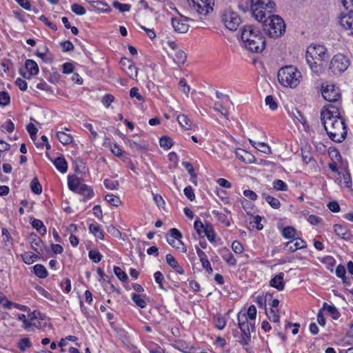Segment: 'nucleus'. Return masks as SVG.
I'll return each mask as SVG.
<instances>
[{
	"instance_id": "nucleus-1",
	"label": "nucleus",
	"mask_w": 353,
	"mask_h": 353,
	"mask_svg": "<svg viewBox=\"0 0 353 353\" xmlns=\"http://www.w3.org/2000/svg\"><path fill=\"white\" fill-rule=\"evenodd\" d=\"M240 31L243 46L245 49L254 53H261L263 51L265 48V39L253 24L243 26Z\"/></svg>"
},
{
	"instance_id": "nucleus-2",
	"label": "nucleus",
	"mask_w": 353,
	"mask_h": 353,
	"mask_svg": "<svg viewBox=\"0 0 353 353\" xmlns=\"http://www.w3.org/2000/svg\"><path fill=\"white\" fill-rule=\"evenodd\" d=\"M275 6L270 0H252L250 14L258 22H284V20L277 14H272L271 10Z\"/></svg>"
},
{
	"instance_id": "nucleus-3",
	"label": "nucleus",
	"mask_w": 353,
	"mask_h": 353,
	"mask_svg": "<svg viewBox=\"0 0 353 353\" xmlns=\"http://www.w3.org/2000/svg\"><path fill=\"white\" fill-rule=\"evenodd\" d=\"M335 153L336 162H332V179L341 187L350 188L352 187V178L347 168V163L341 161L339 152L332 150Z\"/></svg>"
},
{
	"instance_id": "nucleus-4",
	"label": "nucleus",
	"mask_w": 353,
	"mask_h": 353,
	"mask_svg": "<svg viewBox=\"0 0 353 353\" xmlns=\"http://www.w3.org/2000/svg\"><path fill=\"white\" fill-rule=\"evenodd\" d=\"M301 72L293 65L281 68L277 74L279 82L285 87L296 88L301 82Z\"/></svg>"
},
{
	"instance_id": "nucleus-5",
	"label": "nucleus",
	"mask_w": 353,
	"mask_h": 353,
	"mask_svg": "<svg viewBox=\"0 0 353 353\" xmlns=\"http://www.w3.org/2000/svg\"><path fill=\"white\" fill-rule=\"evenodd\" d=\"M332 105V119L335 118L332 121V128L334 132H332V141L340 143L343 141L347 135V126L345 123V119L340 114L339 108Z\"/></svg>"
},
{
	"instance_id": "nucleus-6",
	"label": "nucleus",
	"mask_w": 353,
	"mask_h": 353,
	"mask_svg": "<svg viewBox=\"0 0 353 353\" xmlns=\"http://www.w3.org/2000/svg\"><path fill=\"white\" fill-rule=\"evenodd\" d=\"M238 324L242 332L241 343L248 345L251 339L250 332H253L254 330V323H249L247 317L243 314L242 317L238 315Z\"/></svg>"
},
{
	"instance_id": "nucleus-7",
	"label": "nucleus",
	"mask_w": 353,
	"mask_h": 353,
	"mask_svg": "<svg viewBox=\"0 0 353 353\" xmlns=\"http://www.w3.org/2000/svg\"><path fill=\"white\" fill-rule=\"evenodd\" d=\"M329 57L327 49L321 45H312L307 48L306 52V59L324 61Z\"/></svg>"
},
{
	"instance_id": "nucleus-8",
	"label": "nucleus",
	"mask_w": 353,
	"mask_h": 353,
	"mask_svg": "<svg viewBox=\"0 0 353 353\" xmlns=\"http://www.w3.org/2000/svg\"><path fill=\"white\" fill-rule=\"evenodd\" d=\"M350 65V61L343 54H337L332 57V71L335 74L345 71Z\"/></svg>"
},
{
	"instance_id": "nucleus-9",
	"label": "nucleus",
	"mask_w": 353,
	"mask_h": 353,
	"mask_svg": "<svg viewBox=\"0 0 353 353\" xmlns=\"http://www.w3.org/2000/svg\"><path fill=\"white\" fill-rule=\"evenodd\" d=\"M170 236H167L168 243L175 248L176 250H181L182 252H186V247L181 241L182 234L176 228H172L170 230Z\"/></svg>"
},
{
	"instance_id": "nucleus-10",
	"label": "nucleus",
	"mask_w": 353,
	"mask_h": 353,
	"mask_svg": "<svg viewBox=\"0 0 353 353\" xmlns=\"http://www.w3.org/2000/svg\"><path fill=\"white\" fill-rule=\"evenodd\" d=\"M263 29L270 37L276 38L284 34L285 23H263Z\"/></svg>"
},
{
	"instance_id": "nucleus-11",
	"label": "nucleus",
	"mask_w": 353,
	"mask_h": 353,
	"mask_svg": "<svg viewBox=\"0 0 353 353\" xmlns=\"http://www.w3.org/2000/svg\"><path fill=\"white\" fill-rule=\"evenodd\" d=\"M307 62L312 72L317 75H320L331 68V61L329 60L324 59V61H319L307 59Z\"/></svg>"
},
{
	"instance_id": "nucleus-12",
	"label": "nucleus",
	"mask_w": 353,
	"mask_h": 353,
	"mask_svg": "<svg viewBox=\"0 0 353 353\" xmlns=\"http://www.w3.org/2000/svg\"><path fill=\"white\" fill-rule=\"evenodd\" d=\"M193 8L202 15L205 16L212 10L214 0H191Z\"/></svg>"
},
{
	"instance_id": "nucleus-13",
	"label": "nucleus",
	"mask_w": 353,
	"mask_h": 353,
	"mask_svg": "<svg viewBox=\"0 0 353 353\" xmlns=\"http://www.w3.org/2000/svg\"><path fill=\"white\" fill-rule=\"evenodd\" d=\"M39 67L37 63L32 60L28 59L25 63V68L19 70V74L25 79H30L32 76L37 74Z\"/></svg>"
},
{
	"instance_id": "nucleus-14",
	"label": "nucleus",
	"mask_w": 353,
	"mask_h": 353,
	"mask_svg": "<svg viewBox=\"0 0 353 353\" xmlns=\"http://www.w3.org/2000/svg\"><path fill=\"white\" fill-rule=\"evenodd\" d=\"M121 65L122 69L128 74L130 78L134 79L137 77L138 69L132 61L128 59H123L121 61Z\"/></svg>"
},
{
	"instance_id": "nucleus-15",
	"label": "nucleus",
	"mask_w": 353,
	"mask_h": 353,
	"mask_svg": "<svg viewBox=\"0 0 353 353\" xmlns=\"http://www.w3.org/2000/svg\"><path fill=\"white\" fill-rule=\"evenodd\" d=\"M320 119L327 135L331 139V132L328 130L327 127L326 126V121L331 119V104H327L323 106L321 111Z\"/></svg>"
},
{
	"instance_id": "nucleus-16",
	"label": "nucleus",
	"mask_w": 353,
	"mask_h": 353,
	"mask_svg": "<svg viewBox=\"0 0 353 353\" xmlns=\"http://www.w3.org/2000/svg\"><path fill=\"white\" fill-rule=\"evenodd\" d=\"M341 3L346 10V12H342L339 17V21H341L344 18L348 17L349 19H352V14H353V0H341Z\"/></svg>"
},
{
	"instance_id": "nucleus-17",
	"label": "nucleus",
	"mask_w": 353,
	"mask_h": 353,
	"mask_svg": "<svg viewBox=\"0 0 353 353\" xmlns=\"http://www.w3.org/2000/svg\"><path fill=\"white\" fill-rule=\"evenodd\" d=\"M221 19L222 22H234L237 19L240 20L239 14L231 8H227L223 10Z\"/></svg>"
},
{
	"instance_id": "nucleus-18",
	"label": "nucleus",
	"mask_w": 353,
	"mask_h": 353,
	"mask_svg": "<svg viewBox=\"0 0 353 353\" xmlns=\"http://www.w3.org/2000/svg\"><path fill=\"white\" fill-rule=\"evenodd\" d=\"M284 274L283 272H280L276 274L274 278H272L270 281V285L278 290L279 291H281L284 289L285 282L283 281Z\"/></svg>"
},
{
	"instance_id": "nucleus-19",
	"label": "nucleus",
	"mask_w": 353,
	"mask_h": 353,
	"mask_svg": "<svg viewBox=\"0 0 353 353\" xmlns=\"http://www.w3.org/2000/svg\"><path fill=\"white\" fill-rule=\"evenodd\" d=\"M235 154H236V157L239 160L242 161L243 162H244L245 163H252L254 162V161H255L254 156L244 150L238 149L236 151Z\"/></svg>"
},
{
	"instance_id": "nucleus-20",
	"label": "nucleus",
	"mask_w": 353,
	"mask_h": 353,
	"mask_svg": "<svg viewBox=\"0 0 353 353\" xmlns=\"http://www.w3.org/2000/svg\"><path fill=\"white\" fill-rule=\"evenodd\" d=\"M166 262L173 268L177 273L180 274H184L183 268L178 263L175 258L170 254H168L165 256Z\"/></svg>"
},
{
	"instance_id": "nucleus-21",
	"label": "nucleus",
	"mask_w": 353,
	"mask_h": 353,
	"mask_svg": "<svg viewBox=\"0 0 353 353\" xmlns=\"http://www.w3.org/2000/svg\"><path fill=\"white\" fill-rule=\"evenodd\" d=\"M305 247L306 243L301 239H296L295 243L289 241L285 245V248L290 252H295L297 250L305 248Z\"/></svg>"
},
{
	"instance_id": "nucleus-22",
	"label": "nucleus",
	"mask_w": 353,
	"mask_h": 353,
	"mask_svg": "<svg viewBox=\"0 0 353 353\" xmlns=\"http://www.w3.org/2000/svg\"><path fill=\"white\" fill-rule=\"evenodd\" d=\"M50 160L55 165L56 168L61 173H65L68 170V163L63 155L56 158L54 160Z\"/></svg>"
},
{
	"instance_id": "nucleus-23",
	"label": "nucleus",
	"mask_w": 353,
	"mask_h": 353,
	"mask_svg": "<svg viewBox=\"0 0 353 353\" xmlns=\"http://www.w3.org/2000/svg\"><path fill=\"white\" fill-rule=\"evenodd\" d=\"M29 239L32 248L38 254H40V251H41V248L43 245L41 239L36 234H31Z\"/></svg>"
},
{
	"instance_id": "nucleus-24",
	"label": "nucleus",
	"mask_w": 353,
	"mask_h": 353,
	"mask_svg": "<svg viewBox=\"0 0 353 353\" xmlns=\"http://www.w3.org/2000/svg\"><path fill=\"white\" fill-rule=\"evenodd\" d=\"M325 312L331 314V305H328L326 303L323 304V307L321 308L317 314V321L320 325L323 326L325 325V318L324 315Z\"/></svg>"
},
{
	"instance_id": "nucleus-25",
	"label": "nucleus",
	"mask_w": 353,
	"mask_h": 353,
	"mask_svg": "<svg viewBox=\"0 0 353 353\" xmlns=\"http://www.w3.org/2000/svg\"><path fill=\"white\" fill-rule=\"evenodd\" d=\"M68 188L72 192H77L79 189V179L76 175L68 176Z\"/></svg>"
},
{
	"instance_id": "nucleus-26",
	"label": "nucleus",
	"mask_w": 353,
	"mask_h": 353,
	"mask_svg": "<svg viewBox=\"0 0 353 353\" xmlns=\"http://www.w3.org/2000/svg\"><path fill=\"white\" fill-rule=\"evenodd\" d=\"M263 199L274 209H279L281 206V203L278 199L274 198L265 192L262 193Z\"/></svg>"
},
{
	"instance_id": "nucleus-27",
	"label": "nucleus",
	"mask_w": 353,
	"mask_h": 353,
	"mask_svg": "<svg viewBox=\"0 0 353 353\" xmlns=\"http://www.w3.org/2000/svg\"><path fill=\"white\" fill-rule=\"evenodd\" d=\"M177 121L181 126L186 130L192 128V122L191 120L185 114H180L177 117Z\"/></svg>"
},
{
	"instance_id": "nucleus-28",
	"label": "nucleus",
	"mask_w": 353,
	"mask_h": 353,
	"mask_svg": "<svg viewBox=\"0 0 353 353\" xmlns=\"http://www.w3.org/2000/svg\"><path fill=\"white\" fill-rule=\"evenodd\" d=\"M57 137L63 145H68L73 141V138L72 135L70 134H67L63 131L57 132Z\"/></svg>"
},
{
	"instance_id": "nucleus-29",
	"label": "nucleus",
	"mask_w": 353,
	"mask_h": 353,
	"mask_svg": "<svg viewBox=\"0 0 353 353\" xmlns=\"http://www.w3.org/2000/svg\"><path fill=\"white\" fill-rule=\"evenodd\" d=\"M334 232L341 239H348L347 236V229L341 224H335L334 225Z\"/></svg>"
},
{
	"instance_id": "nucleus-30",
	"label": "nucleus",
	"mask_w": 353,
	"mask_h": 353,
	"mask_svg": "<svg viewBox=\"0 0 353 353\" xmlns=\"http://www.w3.org/2000/svg\"><path fill=\"white\" fill-rule=\"evenodd\" d=\"M34 272L38 277L41 279H44L48 276V271L41 264H37L34 266Z\"/></svg>"
},
{
	"instance_id": "nucleus-31",
	"label": "nucleus",
	"mask_w": 353,
	"mask_h": 353,
	"mask_svg": "<svg viewBox=\"0 0 353 353\" xmlns=\"http://www.w3.org/2000/svg\"><path fill=\"white\" fill-rule=\"evenodd\" d=\"M77 193L82 194L88 199L92 197L94 194L92 190L85 184L81 185Z\"/></svg>"
},
{
	"instance_id": "nucleus-32",
	"label": "nucleus",
	"mask_w": 353,
	"mask_h": 353,
	"mask_svg": "<svg viewBox=\"0 0 353 353\" xmlns=\"http://www.w3.org/2000/svg\"><path fill=\"white\" fill-rule=\"evenodd\" d=\"M89 230L97 238L101 240L104 239L103 233L98 224H90Z\"/></svg>"
},
{
	"instance_id": "nucleus-33",
	"label": "nucleus",
	"mask_w": 353,
	"mask_h": 353,
	"mask_svg": "<svg viewBox=\"0 0 353 353\" xmlns=\"http://www.w3.org/2000/svg\"><path fill=\"white\" fill-rule=\"evenodd\" d=\"M174 31L178 34L186 33L189 30V25L188 23H171Z\"/></svg>"
},
{
	"instance_id": "nucleus-34",
	"label": "nucleus",
	"mask_w": 353,
	"mask_h": 353,
	"mask_svg": "<svg viewBox=\"0 0 353 353\" xmlns=\"http://www.w3.org/2000/svg\"><path fill=\"white\" fill-rule=\"evenodd\" d=\"M187 60V54L182 50H178V51L175 54V57L174 58V61L179 65H182L185 63Z\"/></svg>"
},
{
	"instance_id": "nucleus-35",
	"label": "nucleus",
	"mask_w": 353,
	"mask_h": 353,
	"mask_svg": "<svg viewBox=\"0 0 353 353\" xmlns=\"http://www.w3.org/2000/svg\"><path fill=\"white\" fill-rule=\"evenodd\" d=\"M32 226L42 235L46 233V228L39 219H34L32 221Z\"/></svg>"
},
{
	"instance_id": "nucleus-36",
	"label": "nucleus",
	"mask_w": 353,
	"mask_h": 353,
	"mask_svg": "<svg viewBox=\"0 0 353 353\" xmlns=\"http://www.w3.org/2000/svg\"><path fill=\"white\" fill-rule=\"evenodd\" d=\"M90 4L94 9L99 11L105 12L109 9V6L106 3L99 0L92 1Z\"/></svg>"
},
{
	"instance_id": "nucleus-37",
	"label": "nucleus",
	"mask_w": 353,
	"mask_h": 353,
	"mask_svg": "<svg viewBox=\"0 0 353 353\" xmlns=\"http://www.w3.org/2000/svg\"><path fill=\"white\" fill-rule=\"evenodd\" d=\"M30 188H31L32 191L37 194H40L42 192L41 185L40 184V183L37 177H34L32 180V181L30 183Z\"/></svg>"
},
{
	"instance_id": "nucleus-38",
	"label": "nucleus",
	"mask_w": 353,
	"mask_h": 353,
	"mask_svg": "<svg viewBox=\"0 0 353 353\" xmlns=\"http://www.w3.org/2000/svg\"><path fill=\"white\" fill-rule=\"evenodd\" d=\"M132 299L134 301V303L137 305L138 307L141 308H145L146 306V302L144 301V299L142 298V296L136 293H133L132 294Z\"/></svg>"
},
{
	"instance_id": "nucleus-39",
	"label": "nucleus",
	"mask_w": 353,
	"mask_h": 353,
	"mask_svg": "<svg viewBox=\"0 0 353 353\" xmlns=\"http://www.w3.org/2000/svg\"><path fill=\"white\" fill-rule=\"evenodd\" d=\"M273 188L276 191H287L288 185L287 184L282 180L276 179L273 181Z\"/></svg>"
},
{
	"instance_id": "nucleus-40",
	"label": "nucleus",
	"mask_w": 353,
	"mask_h": 353,
	"mask_svg": "<svg viewBox=\"0 0 353 353\" xmlns=\"http://www.w3.org/2000/svg\"><path fill=\"white\" fill-rule=\"evenodd\" d=\"M105 199L107 202L111 204L113 206H119L121 203V201L119 196H114L113 194H107L105 196Z\"/></svg>"
},
{
	"instance_id": "nucleus-41",
	"label": "nucleus",
	"mask_w": 353,
	"mask_h": 353,
	"mask_svg": "<svg viewBox=\"0 0 353 353\" xmlns=\"http://www.w3.org/2000/svg\"><path fill=\"white\" fill-rule=\"evenodd\" d=\"M160 146L164 149H170L172 146V140L170 137L164 136L159 140Z\"/></svg>"
},
{
	"instance_id": "nucleus-42",
	"label": "nucleus",
	"mask_w": 353,
	"mask_h": 353,
	"mask_svg": "<svg viewBox=\"0 0 353 353\" xmlns=\"http://www.w3.org/2000/svg\"><path fill=\"white\" fill-rule=\"evenodd\" d=\"M21 258L24 263L31 264L37 258V256L30 252H26L21 255Z\"/></svg>"
},
{
	"instance_id": "nucleus-43",
	"label": "nucleus",
	"mask_w": 353,
	"mask_h": 353,
	"mask_svg": "<svg viewBox=\"0 0 353 353\" xmlns=\"http://www.w3.org/2000/svg\"><path fill=\"white\" fill-rule=\"evenodd\" d=\"M212 214H214L217 218V219L222 223L225 224L227 226L230 225V223L226 214L221 212H219L216 210H213Z\"/></svg>"
},
{
	"instance_id": "nucleus-44",
	"label": "nucleus",
	"mask_w": 353,
	"mask_h": 353,
	"mask_svg": "<svg viewBox=\"0 0 353 353\" xmlns=\"http://www.w3.org/2000/svg\"><path fill=\"white\" fill-rule=\"evenodd\" d=\"M282 234L286 239H293L296 235V230L292 227H286L283 228Z\"/></svg>"
},
{
	"instance_id": "nucleus-45",
	"label": "nucleus",
	"mask_w": 353,
	"mask_h": 353,
	"mask_svg": "<svg viewBox=\"0 0 353 353\" xmlns=\"http://www.w3.org/2000/svg\"><path fill=\"white\" fill-rule=\"evenodd\" d=\"M203 234L206 236L210 241L213 242L214 241V233L212 228L210 225H205Z\"/></svg>"
},
{
	"instance_id": "nucleus-46",
	"label": "nucleus",
	"mask_w": 353,
	"mask_h": 353,
	"mask_svg": "<svg viewBox=\"0 0 353 353\" xmlns=\"http://www.w3.org/2000/svg\"><path fill=\"white\" fill-rule=\"evenodd\" d=\"M103 183L105 187L110 190H116L118 188L119 185L118 181L112 180L109 179H105Z\"/></svg>"
},
{
	"instance_id": "nucleus-47",
	"label": "nucleus",
	"mask_w": 353,
	"mask_h": 353,
	"mask_svg": "<svg viewBox=\"0 0 353 353\" xmlns=\"http://www.w3.org/2000/svg\"><path fill=\"white\" fill-rule=\"evenodd\" d=\"M290 114L292 115V117L297 119L302 124H305L306 123V119L301 114V112L297 109L292 110V112H290Z\"/></svg>"
},
{
	"instance_id": "nucleus-48",
	"label": "nucleus",
	"mask_w": 353,
	"mask_h": 353,
	"mask_svg": "<svg viewBox=\"0 0 353 353\" xmlns=\"http://www.w3.org/2000/svg\"><path fill=\"white\" fill-rule=\"evenodd\" d=\"M112 5L114 8L118 9L121 12H128L130 9L129 4L121 3L117 1H114Z\"/></svg>"
},
{
	"instance_id": "nucleus-49",
	"label": "nucleus",
	"mask_w": 353,
	"mask_h": 353,
	"mask_svg": "<svg viewBox=\"0 0 353 353\" xmlns=\"http://www.w3.org/2000/svg\"><path fill=\"white\" fill-rule=\"evenodd\" d=\"M114 272L115 275L120 279L121 281H125L128 279V276L124 271H123L119 267L114 266Z\"/></svg>"
},
{
	"instance_id": "nucleus-50",
	"label": "nucleus",
	"mask_w": 353,
	"mask_h": 353,
	"mask_svg": "<svg viewBox=\"0 0 353 353\" xmlns=\"http://www.w3.org/2000/svg\"><path fill=\"white\" fill-rule=\"evenodd\" d=\"M255 148L264 154H271V149L268 144L263 142H258Z\"/></svg>"
},
{
	"instance_id": "nucleus-51",
	"label": "nucleus",
	"mask_w": 353,
	"mask_h": 353,
	"mask_svg": "<svg viewBox=\"0 0 353 353\" xmlns=\"http://www.w3.org/2000/svg\"><path fill=\"white\" fill-rule=\"evenodd\" d=\"M346 270L343 265H339L336 267V274L338 277H340L343 280V283H346V276H345Z\"/></svg>"
},
{
	"instance_id": "nucleus-52",
	"label": "nucleus",
	"mask_w": 353,
	"mask_h": 353,
	"mask_svg": "<svg viewBox=\"0 0 353 353\" xmlns=\"http://www.w3.org/2000/svg\"><path fill=\"white\" fill-rule=\"evenodd\" d=\"M32 346V343L30 339L28 338H23L21 339L19 342L18 347L21 351H25L26 348L30 347Z\"/></svg>"
},
{
	"instance_id": "nucleus-53",
	"label": "nucleus",
	"mask_w": 353,
	"mask_h": 353,
	"mask_svg": "<svg viewBox=\"0 0 353 353\" xmlns=\"http://www.w3.org/2000/svg\"><path fill=\"white\" fill-rule=\"evenodd\" d=\"M214 110L216 112H220L221 115H223L224 117L228 119V110L219 102H216L214 103Z\"/></svg>"
},
{
	"instance_id": "nucleus-54",
	"label": "nucleus",
	"mask_w": 353,
	"mask_h": 353,
	"mask_svg": "<svg viewBox=\"0 0 353 353\" xmlns=\"http://www.w3.org/2000/svg\"><path fill=\"white\" fill-rule=\"evenodd\" d=\"M89 258L94 262V263H99L102 258V255L97 250H92L89 252Z\"/></svg>"
},
{
	"instance_id": "nucleus-55",
	"label": "nucleus",
	"mask_w": 353,
	"mask_h": 353,
	"mask_svg": "<svg viewBox=\"0 0 353 353\" xmlns=\"http://www.w3.org/2000/svg\"><path fill=\"white\" fill-rule=\"evenodd\" d=\"M267 315L271 321L274 323H278L279 321L280 316L278 313V310L270 308L269 313L267 312Z\"/></svg>"
},
{
	"instance_id": "nucleus-56",
	"label": "nucleus",
	"mask_w": 353,
	"mask_h": 353,
	"mask_svg": "<svg viewBox=\"0 0 353 353\" xmlns=\"http://www.w3.org/2000/svg\"><path fill=\"white\" fill-rule=\"evenodd\" d=\"M265 104L268 105L270 109L272 110H275L278 108L277 103L272 95H268L266 97Z\"/></svg>"
},
{
	"instance_id": "nucleus-57",
	"label": "nucleus",
	"mask_w": 353,
	"mask_h": 353,
	"mask_svg": "<svg viewBox=\"0 0 353 353\" xmlns=\"http://www.w3.org/2000/svg\"><path fill=\"white\" fill-rule=\"evenodd\" d=\"M10 101V97L8 92H0V105L2 106H6L9 104Z\"/></svg>"
},
{
	"instance_id": "nucleus-58",
	"label": "nucleus",
	"mask_w": 353,
	"mask_h": 353,
	"mask_svg": "<svg viewBox=\"0 0 353 353\" xmlns=\"http://www.w3.org/2000/svg\"><path fill=\"white\" fill-rule=\"evenodd\" d=\"M27 130L30 134L31 139L34 141L37 139V128L32 123H29L27 127Z\"/></svg>"
},
{
	"instance_id": "nucleus-59",
	"label": "nucleus",
	"mask_w": 353,
	"mask_h": 353,
	"mask_svg": "<svg viewBox=\"0 0 353 353\" xmlns=\"http://www.w3.org/2000/svg\"><path fill=\"white\" fill-rule=\"evenodd\" d=\"M130 96L132 98H137L139 101H144L143 97L139 94V89L137 87H133L130 90Z\"/></svg>"
},
{
	"instance_id": "nucleus-60",
	"label": "nucleus",
	"mask_w": 353,
	"mask_h": 353,
	"mask_svg": "<svg viewBox=\"0 0 353 353\" xmlns=\"http://www.w3.org/2000/svg\"><path fill=\"white\" fill-rule=\"evenodd\" d=\"M154 277L155 281L159 284V288L165 290V288L163 285V281L164 279L163 274L161 272L157 271L154 274Z\"/></svg>"
},
{
	"instance_id": "nucleus-61",
	"label": "nucleus",
	"mask_w": 353,
	"mask_h": 353,
	"mask_svg": "<svg viewBox=\"0 0 353 353\" xmlns=\"http://www.w3.org/2000/svg\"><path fill=\"white\" fill-rule=\"evenodd\" d=\"M72 10L79 15H82L85 13V9L81 5L77 3H74L72 6Z\"/></svg>"
},
{
	"instance_id": "nucleus-62",
	"label": "nucleus",
	"mask_w": 353,
	"mask_h": 353,
	"mask_svg": "<svg viewBox=\"0 0 353 353\" xmlns=\"http://www.w3.org/2000/svg\"><path fill=\"white\" fill-rule=\"evenodd\" d=\"M184 194L185 196L190 199V201H193L195 198L194 192L192 189V188L190 185L185 188L184 190Z\"/></svg>"
},
{
	"instance_id": "nucleus-63",
	"label": "nucleus",
	"mask_w": 353,
	"mask_h": 353,
	"mask_svg": "<svg viewBox=\"0 0 353 353\" xmlns=\"http://www.w3.org/2000/svg\"><path fill=\"white\" fill-rule=\"evenodd\" d=\"M328 85H322L321 94L325 100L331 102V94L330 93Z\"/></svg>"
},
{
	"instance_id": "nucleus-64",
	"label": "nucleus",
	"mask_w": 353,
	"mask_h": 353,
	"mask_svg": "<svg viewBox=\"0 0 353 353\" xmlns=\"http://www.w3.org/2000/svg\"><path fill=\"white\" fill-rule=\"evenodd\" d=\"M194 229L196 230V231L197 232V233L199 235H202L205 225H204L201 221L196 220L194 223Z\"/></svg>"
}]
</instances>
